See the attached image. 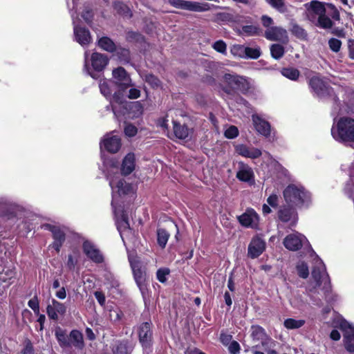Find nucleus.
Returning <instances> with one entry per match:
<instances>
[{"label":"nucleus","instance_id":"0eeeda50","mask_svg":"<svg viewBox=\"0 0 354 354\" xmlns=\"http://www.w3.org/2000/svg\"><path fill=\"white\" fill-rule=\"evenodd\" d=\"M88 52L86 50L84 53V71H86V73L93 79H97L100 75L97 73L102 72L104 70V68L108 64L109 59L107 56L103 54L99 53H93L91 57V65L93 70L95 71V72H93L88 66Z\"/></svg>","mask_w":354,"mask_h":354},{"label":"nucleus","instance_id":"680f3d73","mask_svg":"<svg viewBox=\"0 0 354 354\" xmlns=\"http://www.w3.org/2000/svg\"><path fill=\"white\" fill-rule=\"evenodd\" d=\"M140 95V91L136 88H131L129 90L127 97L130 99H137Z\"/></svg>","mask_w":354,"mask_h":354},{"label":"nucleus","instance_id":"7ed1b4c3","mask_svg":"<svg viewBox=\"0 0 354 354\" xmlns=\"http://www.w3.org/2000/svg\"><path fill=\"white\" fill-rule=\"evenodd\" d=\"M99 87L101 93L110 102L112 111L117 118L120 117V112L118 111L115 104L122 105L125 109H127V107L131 109L135 107L138 108V110L140 109L138 102L133 104H128L127 103L123 104L124 103L125 95L118 89L113 81L107 80H100Z\"/></svg>","mask_w":354,"mask_h":354},{"label":"nucleus","instance_id":"c9c22d12","mask_svg":"<svg viewBox=\"0 0 354 354\" xmlns=\"http://www.w3.org/2000/svg\"><path fill=\"white\" fill-rule=\"evenodd\" d=\"M270 53L274 59H279L285 53L284 47L279 44H272L270 46Z\"/></svg>","mask_w":354,"mask_h":354},{"label":"nucleus","instance_id":"a211bd4d","mask_svg":"<svg viewBox=\"0 0 354 354\" xmlns=\"http://www.w3.org/2000/svg\"><path fill=\"white\" fill-rule=\"evenodd\" d=\"M238 220L241 225L244 227L257 229L259 225V217L253 209L249 208L238 217Z\"/></svg>","mask_w":354,"mask_h":354},{"label":"nucleus","instance_id":"b1692460","mask_svg":"<svg viewBox=\"0 0 354 354\" xmlns=\"http://www.w3.org/2000/svg\"><path fill=\"white\" fill-rule=\"evenodd\" d=\"M265 37L270 41L286 42L288 41L287 31L279 26H272L265 31Z\"/></svg>","mask_w":354,"mask_h":354},{"label":"nucleus","instance_id":"8fccbe9b","mask_svg":"<svg viewBox=\"0 0 354 354\" xmlns=\"http://www.w3.org/2000/svg\"><path fill=\"white\" fill-rule=\"evenodd\" d=\"M212 48L217 52L225 55L227 53V45L223 40H218L215 41Z\"/></svg>","mask_w":354,"mask_h":354},{"label":"nucleus","instance_id":"ea45409f","mask_svg":"<svg viewBox=\"0 0 354 354\" xmlns=\"http://www.w3.org/2000/svg\"><path fill=\"white\" fill-rule=\"evenodd\" d=\"M169 234L164 229H158L157 230V241L158 245L164 248L168 241Z\"/></svg>","mask_w":354,"mask_h":354},{"label":"nucleus","instance_id":"13d9d810","mask_svg":"<svg viewBox=\"0 0 354 354\" xmlns=\"http://www.w3.org/2000/svg\"><path fill=\"white\" fill-rule=\"evenodd\" d=\"M228 350L231 354H238L240 351V345L237 342L232 341L229 344Z\"/></svg>","mask_w":354,"mask_h":354},{"label":"nucleus","instance_id":"f704fd0d","mask_svg":"<svg viewBox=\"0 0 354 354\" xmlns=\"http://www.w3.org/2000/svg\"><path fill=\"white\" fill-rule=\"evenodd\" d=\"M290 30L293 35L299 39L306 40L307 39V32L304 28L296 23L291 24V28Z\"/></svg>","mask_w":354,"mask_h":354},{"label":"nucleus","instance_id":"ddd939ff","mask_svg":"<svg viewBox=\"0 0 354 354\" xmlns=\"http://www.w3.org/2000/svg\"><path fill=\"white\" fill-rule=\"evenodd\" d=\"M339 326L343 332L344 343L346 350L348 352H354V326L346 321L342 319Z\"/></svg>","mask_w":354,"mask_h":354},{"label":"nucleus","instance_id":"473e14b6","mask_svg":"<svg viewBox=\"0 0 354 354\" xmlns=\"http://www.w3.org/2000/svg\"><path fill=\"white\" fill-rule=\"evenodd\" d=\"M55 336L61 347L69 348V335H67L64 330L59 328L56 329Z\"/></svg>","mask_w":354,"mask_h":354},{"label":"nucleus","instance_id":"423d86ee","mask_svg":"<svg viewBox=\"0 0 354 354\" xmlns=\"http://www.w3.org/2000/svg\"><path fill=\"white\" fill-rule=\"evenodd\" d=\"M306 8L308 19L317 26L324 29L332 28L333 21L326 16V4L312 1L306 4Z\"/></svg>","mask_w":354,"mask_h":354},{"label":"nucleus","instance_id":"2eb2a0df","mask_svg":"<svg viewBox=\"0 0 354 354\" xmlns=\"http://www.w3.org/2000/svg\"><path fill=\"white\" fill-rule=\"evenodd\" d=\"M306 242H308V240L303 234L299 232H294L286 236L283 239V243L288 250L297 251Z\"/></svg>","mask_w":354,"mask_h":354},{"label":"nucleus","instance_id":"c85d7f7f","mask_svg":"<svg viewBox=\"0 0 354 354\" xmlns=\"http://www.w3.org/2000/svg\"><path fill=\"white\" fill-rule=\"evenodd\" d=\"M135 155L133 153H128L123 159L121 172L122 175H129L135 169Z\"/></svg>","mask_w":354,"mask_h":354},{"label":"nucleus","instance_id":"cd10ccee","mask_svg":"<svg viewBox=\"0 0 354 354\" xmlns=\"http://www.w3.org/2000/svg\"><path fill=\"white\" fill-rule=\"evenodd\" d=\"M235 151L240 156L252 159L257 158L262 154L260 149L254 147H249L243 144L236 145Z\"/></svg>","mask_w":354,"mask_h":354},{"label":"nucleus","instance_id":"37998d69","mask_svg":"<svg viewBox=\"0 0 354 354\" xmlns=\"http://www.w3.org/2000/svg\"><path fill=\"white\" fill-rule=\"evenodd\" d=\"M326 16H328L329 19L334 20L339 19V13L338 10L332 4H326Z\"/></svg>","mask_w":354,"mask_h":354},{"label":"nucleus","instance_id":"4468645a","mask_svg":"<svg viewBox=\"0 0 354 354\" xmlns=\"http://www.w3.org/2000/svg\"><path fill=\"white\" fill-rule=\"evenodd\" d=\"M113 81L118 89L122 93H124L125 90L131 86V80L126 71L122 67H118L113 71Z\"/></svg>","mask_w":354,"mask_h":354},{"label":"nucleus","instance_id":"864d4df0","mask_svg":"<svg viewBox=\"0 0 354 354\" xmlns=\"http://www.w3.org/2000/svg\"><path fill=\"white\" fill-rule=\"evenodd\" d=\"M225 136L229 139H233L238 136L239 130L235 126H230L225 131Z\"/></svg>","mask_w":354,"mask_h":354},{"label":"nucleus","instance_id":"4be33fe9","mask_svg":"<svg viewBox=\"0 0 354 354\" xmlns=\"http://www.w3.org/2000/svg\"><path fill=\"white\" fill-rule=\"evenodd\" d=\"M20 206L10 198L7 197L0 198V211L3 216L13 217L20 209Z\"/></svg>","mask_w":354,"mask_h":354},{"label":"nucleus","instance_id":"4d7b16f0","mask_svg":"<svg viewBox=\"0 0 354 354\" xmlns=\"http://www.w3.org/2000/svg\"><path fill=\"white\" fill-rule=\"evenodd\" d=\"M124 133L128 137H133L137 134L138 129L131 124H127L124 127Z\"/></svg>","mask_w":354,"mask_h":354},{"label":"nucleus","instance_id":"79ce46f5","mask_svg":"<svg viewBox=\"0 0 354 354\" xmlns=\"http://www.w3.org/2000/svg\"><path fill=\"white\" fill-rule=\"evenodd\" d=\"M245 59H256L259 58L261 55V48L258 46L254 47V48L245 46Z\"/></svg>","mask_w":354,"mask_h":354},{"label":"nucleus","instance_id":"49530a36","mask_svg":"<svg viewBox=\"0 0 354 354\" xmlns=\"http://www.w3.org/2000/svg\"><path fill=\"white\" fill-rule=\"evenodd\" d=\"M80 253L78 251H73V254H69L66 266L70 270H73L79 259Z\"/></svg>","mask_w":354,"mask_h":354},{"label":"nucleus","instance_id":"a878e982","mask_svg":"<svg viewBox=\"0 0 354 354\" xmlns=\"http://www.w3.org/2000/svg\"><path fill=\"white\" fill-rule=\"evenodd\" d=\"M266 248V243L259 236L254 237L248 245V256L252 259L259 257Z\"/></svg>","mask_w":354,"mask_h":354},{"label":"nucleus","instance_id":"f257e3e1","mask_svg":"<svg viewBox=\"0 0 354 354\" xmlns=\"http://www.w3.org/2000/svg\"><path fill=\"white\" fill-rule=\"evenodd\" d=\"M109 185L112 190L111 206L115 217L117 229L120 236L124 239V235L130 232L131 228L125 212L117 207L118 198L122 196L129 195L133 193V189L130 183H127L120 174L113 176H107Z\"/></svg>","mask_w":354,"mask_h":354},{"label":"nucleus","instance_id":"0e129e2a","mask_svg":"<svg viewBox=\"0 0 354 354\" xmlns=\"http://www.w3.org/2000/svg\"><path fill=\"white\" fill-rule=\"evenodd\" d=\"M232 338V337L231 335L226 334V333H221L220 335L221 342L224 345L230 344L232 342H231Z\"/></svg>","mask_w":354,"mask_h":354},{"label":"nucleus","instance_id":"6e6d98bb","mask_svg":"<svg viewBox=\"0 0 354 354\" xmlns=\"http://www.w3.org/2000/svg\"><path fill=\"white\" fill-rule=\"evenodd\" d=\"M114 354H129L126 344L120 342L113 349Z\"/></svg>","mask_w":354,"mask_h":354},{"label":"nucleus","instance_id":"7c9ffc66","mask_svg":"<svg viewBox=\"0 0 354 354\" xmlns=\"http://www.w3.org/2000/svg\"><path fill=\"white\" fill-rule=\"evenodd\" d=\"M174 124V133L175 136L180 140L186 139L189 136V129L185 125H181L180 124L173 122Z\"/></svg>","mask_w":354,"mask_h":354},{"label":"nucleus","instance_id":"1a4fd4ad","mask_svg":"<svg viewBox=\"0 0 354 354\" xmlns=\"http://www.w3.org/2000/svg\"><path fill=\"white\" fill-rule=\"evenodd\" d=\"M128 259L136 283L143 292L145 289V268L143 263L138 257L131 254L129 255Z\"/></svg>","mask_w":354,"mask_h":354},{"label":"nucleus","instance_id":"e2e57ef3","mask_svg":"<svg viewBox=\"0 0 354 354\" xmlns=\"http://www.w3.org/2000/svg\"><path fill=\"white\" fill-rule=\"evenodd\" d=\"M94 295L98 303L100 306H104L105 304V296L103 292L100 291H96L94 292Z\"/></svg>","mask_w":354,"mask_h":354},{"label":"nucleus","instance_id":"9d476101","mask_svg":"<svg viewBox=\"0 0 354 354\" xmlns=\"http://www.w3.org/2000/svg\"><path fill=\"white\" fill-rule=\"evenodd\" d=\"M152 336L151 323L147 322L140 324L138 328V337L145 353H149L151 351Z\"/></svg>","mask_w":354,"mask_h":354},{"label":"nucleus","instance_id":"6e6552de","mask_svg":"<svg viewBox=\"0 0 354 354\" xmlns=\"http://www.w3.org/2000/svg\"><path fill=\"white\" fill-rule=\"evenodd\" d=\"M306 78L308 80V85L318 97H323L326 95H332L333 88L326 85L325 82L316 73L308 71L306 73Z\"/></svg>","mask_w":354,"mask_h":354},{"label":"nucleus","instance_id":"c756f323","mask_svg":"<svg viewBox=\"0 0 354 354\" xmlns=\"http://www.w3.org/2000/svg\"><path fill=\"white\" fill-rule=\"evenodd\" d=\"M68 343L69 347L82 349L84 346L82 333L77 330H73L69 334Z\"/></svg>","mask_w":354,"mask_h":354},{"label":"nucleus","instance_id":"603ef678","mask_svg":"<svg viewBox=\"0 0 354 354\" xmlns=\"http://www.w3.org/2000/svg\"><path fill=\"white\" fill-rule=\"evenodd\" d=\"M28 306L33 310L35 314L39 315V302L37 296L30 299L28 302Z\"/></svg>","mask_w":354,"mask_h":354},{"label":"nucleus","instance_id":"338daca9","mask_svg":"<svg viewBox=\"0 0 354 354\" xmlns=\"http://www.w3.org/2000/svg\"><path fill=\"white\" fill-rule=\"evenodd\" d=\"M21 354H34L33 346L30 342H28L26 345L25 348L21 352Z\"/></svg>","mask_w":354,"mask_h":354},{"label":"nucleus","instance_id":"4c0bfd02","mask_svg":"<svg viewBox=\"0 0 354 354\" xmlns=\"http://www.w3.org/2000/svg\"><path fill=\"white\" fill-rule=\"evenodd\" d=\"M114 9L120 15L131 17L132 16L130 8L124 3L116 1L114 3Z\"/></svg>","mask_w":354,"mask_h":354},{"label":"nucleus","instance_id":"bb28decb","mask_svg":"<svg viewBox=\"0 0 354 354\" xmlns=\"http://www.w3.org/2000/svg\"><path fill=\"white\" fill-rule=\"evenodd\" d=\"M45 228L50 230L53 234L54 241L52 244V247L59 252L60 248L65 241V234L64 232L57 226L46 225Z\"/></svg>","mask_w":354,"mask_h":354},{"label":"nucleus","instance_id":"de8ad7c7","mask_svg":"<svg viewBox=\"0 0 354 354\" xmlns=\"http://www.w3.org/2000/svg\"><path fill=\"white\" fill-rule=\"evenodd\" d=\"M241 33L245 36L256 35L259 33V28L254 25L243 26L241 29Z\"/></svg>","mask_w":354,"mask_h":354},{"label":"nucleus","instance_id":"5701e85b","mask_svg":"<svg viewBox=\"0 0 354 354\" xmlns=\"http://www.w3.org/2000/svg\"><path fill=\"white\" fill-rule=\"evenodd\" d=\"M66 312V307L64 304L53 299L51 304L46 307V313L50 319L57 321L59 315L63 316Z\"/></svg>","mask_w":354,"mask_h":354},{"label":"nucleus","instance_id":"f8f14e48","mask_svg":"<svg viewBox=\"0 0 354 354\" xmlns=\"http://www.w3.org/2000/svg\"><path fill=\"white\" fill-rule=\"evenodd\" d=\"M225 82L234 90L248 92L251 87L249 79L237 75L227 73L224 75Z\"/></svg>","mask_w":354,"mask_h":354},{"label":"nucleus","instance_id":"393cba45","mask_svg":"<svg viewBox=\"0 0 354 354\" xmlns=\"http://www.w3.org/2000/svg\"><path fill=\"white\" fill-rule=\"evenodd\" d=\"M252 119L256 131L266 138H270L271 136V128L270 123L257 114H253L252 115Z\"/></svg>","mask_w":354,"mask_h":354},{"label":"nucleus","instance_id":"6ab92c4d","mask_svg":"<svg viewBox=\"0 0 354 354\" xmlns=\"http://www.w3.org/2000/svg\"><path fill=\"white\" fill-rule=\"evenodd\" d=\"M295 207L282 206L278 211V217L283 223H288L289 225L295 226L298 221V216Z\"/></svg>","mask_w":354,"mask_h":354},{"label":"nucleus","instance_id":"20e7f679","mask_svg":"<svg viewBox=\"0 0 354 354\" xmlns=\"http://www.w3.org/2000/svg\"><path fill=\"white\" fill-rule=\"evenodd\" d=\"M286 203L291 207H308L311 202L310 194L301 185L290 184L283 192Z\"/></svg>","mask_w":354,"mask_h":354},{"label":"nucleus","instance_id":"052dcab7","mask_svg":"<svg viewBox=\"0 0 354 354\" xmlns=\"http://www.w3.org/2000/svg\"><path fill=\"white\" fill-rule=\"evenodd\" d=\"M261 23L262 25L267 28L272 27V25L274 24L273 19L268 16V15H263L261 17Z\"/></svg>","mask_w":354,"mask_h":354},{"label":"nucleus","instance_id":"9b49d317","mask_svg":"<svg viewBox=\"0 0 354 354\" xmlns=\"http://www.w3.org/2000/svg\"><path fill=\"white\" fill-rule=\"evenodd\" d=\"M169 3L174 8L192 12H201L210 10V5L207 3L186 0H169Z\"/></svg>","mask_w":354,"mask_h":354},{"label":"nucleus","instance_id":"a18cd8bd","mask_svg":"<svg viewBox=\"0 0 354 354\" xmlns=\"http://www.w3.org/2000/svg\"><path fill=\"white\" fill-rule=\"evenodd\" d=\"M297 271L300 277L303 279H306L309 275V270L308 265L304 262H299L297 265Z\"/></svg>","mask_w":354,"mask_h":354},{"label":"nucleus","instance_id":"72a5a7b5","mask_svg":"<svg viewBox=\"0 0 354 354\" xmlns=\"http://www.w3.org/2000/svg\"><path fill=\"white\" fill-rule=\"evenodd\" d=\"M99 46L108 52L113 53L115 50V44L107 37H103L98 40Z\"/></svg>","mask_w":354,"mask_h":354},{"label":"nucleus","instance_id":"412c9836","mask_svg":"<svg viewBox=\"0 0 354 354\" xmlns=\"http://www.w3.org/2000/svg\"><path fill=\"white\" fill-rule=\"evenodd\" d=\"M236 177L241 182L253 185L255 183L254 174L252 169L248 165L243 162L239 164L238 171Z\"/></svg>","mask_w":354,"mask_h":354},{"label":"nucleus","instance_id":"09e8293b","mask_svg":"<svg viewBox=\"0 0 354 354\" xmlns=\"http://www.w3.org/2000/svg\"><path fill=\"white\" fill-rule=\"evenodd\" d=\"M170 274V270L167 268H161L156 272V278L160 283H165L167 276Z\"/></svg>","mask_w":354,"mask_h":354},{"label":"nucleus","instance_id":"bf43d9fd","mask_svg":"<svg viewBox=\"0 0 354 354\" xmlns=\"http://www.w3.org/2000/svg\"><path fill=\"white\" fill-rule=\"evenodd\" d=\"M268 205L274 208L278 206L279 197L276 194H271L267 199Z\"/></svg>","mask_w":354,"mask_h":354},{"label":"nucleus","instance_id":"3c124183","mask_svg":"<svg viewBox=\"0 0 354 354\" xmlns=\"http://www.w3.org/2000/svg\"><path fill=\"white\" fill-rule=\"evenodd\" d=\"M328 45L332 51L337 53L341 48L342 41L338 39L331 38L328 41Z\"/></svg>","mask_w":354,"mask_h":354},{"label":"nucleus","instance_id":"c03bdc74","mask_svg":"<svg viewBox=\"0 0 354 354\" xmlns=\"http://www.w3.org/2000/svg\"><path fill=\"white\" fill-rule=\"evenodd\" d=\"M245 46L240 44L234 45L230 50L231 53L237 57L244 58L245 57Z\"/></svg>","mask_w":354,"mask_h":354},{"label":"nucleus","instance_id":"774afa93","mask_svg":"<svg viewBox=\"0 0 354 354\" xmlns=\"http://www.w3.org/2000/svg\"><path fill=\"white\" fill-rule=\"evenodd\" d=\"M348 52L350 57L354 59V40L348 41Z\"/></svg>","mask_w":354,"mask_h":354},{"label":"nucleus","instance_id":"39448f33","mask_svg":"<svg viewBox=\"0 0 354 354\" xmlns=\"http://www.w3.org/2000/svg\"><path fill=\"white\" fill-rule=\"evenodd\" d=\"M331 135L339 142H354V119L342 117L335 120L331 128Z\"/></svg>","mask_w":354,"mask_h":354},{"label":"nucleus","instance_id":"69168bd1","mask_svg":"<svg viewBox=\"0 0 354 354\" xmlns=\"http://www.w3.org/2000/svg\"><path fill=\"white\" fill-rule=\"evenodd\" d=\"M82 18L85 20L86 23H89L91 21L93 17V13L91 10L86 9L82 14Z\"/></svg>","mask_w":354,"mask_h":354},{"label":"nucleus","instance_id":"a19ab883","mask_svg":"<svg viewBox=\"0 0 354 354\" xmlns=\"http://www.w3.org/2000/svg\"><path fill=\"white\" fill-rule=\"evenodd\" d=\"M266 1L273 8L281 13H284L287 8L284 0H266Z\"/></svg>","mask_w":354,"mask_h":354},{"label":"nucleus","instance_id":"f03ea898","mask_svg":"<svg viewBox=\"0 0 354 354\" xmlns=\"http://www.w3.org/2000/svg\"><path fill=\"white\" fill-rule=\"evenodd\" d=\"M312 277L315 285L312 288L309 287L308 290L315 304L317 306L322 304V299L318 295L324 298L327 303L330 304L335 301L337 297L331 290L329 276L326 271L325 265L318 257H317L313 268Z\"/></svg>","mask_w":354,"mask_h":354},{"label":"nucleus","instance_id":"aec40b11","mask_svg":"<svg viewBox=\"0 0 354 354\" xmlns=\"http://www.w3.org/2000/svg\"><path fill=\"white\" fill-rule=\"evenodd\" d=\"M71 17L73 19L75 41L82 46L88 45L91 41V37L89 30L85 28L78 26L76 24L73 14H71Z\"/></svg>","mask_w":354,"mask_h":354},{"label":"nucleus","instance_id":"dca6fc26","mask_svg":"<svg viewBox=\"0 0 354 354\" xmlns=\"http://www.w3.org/2000/svg\"><path fill=\"white\" fill-rule=\"evenodd\" d=\"M100 149H105L107 151L115 153L121 147V139L119 136L113 135V133H107L101 140Z\"/></svg>","mask_w":354,"mask_h":354},{"label":"nucleus","instance_id":"58836bf2","mask_svg":"<svg viewBox=\"0 0 354 354\" xmlns=\"http://www.w3.org/2000/svg\"><path fill=\"white\" fill-rule=\"evenodd\" d=\"M305 324L303 319H295L292 318L286 319L284 322V326L288 329H297L302 327Z\"/></svg>","mask_w":354,"mask_h":354},{"label":"nucleus","instance_id":"5fc2aeb1","mask_svg":"<svg viewBox=\"0 0 354 354\" xmlns=\"http://www.w3.org/2000/svg\"><path fill=\"white\" fill-rule=\"evenodd\" d=\"M122 316L123 313L120 309H113L110 310V319L114 322L120 321Z\"/></svg>","mask_w":354,"mask_h":354},{"label":"nucleus","instance_id":"e433bc0d","mask_svg":"<svg viewBox=\"0 0 354 354\" xmlns=\"http://www.w3.org/2000/svg\"><path fill=\"white\" fill-rule=\"evenodd\" d=\"M283 76L288 78L290 80L295 81L298 79L299 76V71L295 68H284L281 71Z\"/></svg>","mask_w":354,"mask_h":354},{"label":"nucleus","instance_id":"f3484780","mask_svg":"<svg viewBox=\"0 0 354 354\" xmlns=\"http://www.w3.org/2000/svg\"><path fill=\"white\" fill-rule=\"evenodd\" d=\"M82 249L86 256L95 263H101L104 261V257L97 246L90 241H84Z\"/></svg>","mask_w":354,"mask_h":354},{"label":"nucleus","instance_id":"2f4dec72","mask_svg":"<svg viewBox=\"0 0 354 354\" xmlns=\"http://www.w3.org/2000/svg\"><path fill=\"white\" fill-rule=\"evenodd\" d=\"M251 336L257 341L266 340L268 337L265 329L259 325L251 326Z\"/></svg>","mask_w":354,"mask_h":354}]
</instances>
